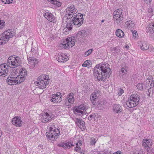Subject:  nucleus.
Instances as JSON below:
<instances>
[{
    "instance_id": "f257e3e1",
    "label": "nucleus",
    "mask_w": 154,
    "mask_h": 154,
    "mask_svg": "<svg viewBox=\"0 0 154 154\" xmlns=\"http://www.w3.org/2000/svg\"><path fill=\"white\" fill-rule=\"evenodd\" d=\"M107 63H101L97 64L94 68V74L95 76H97L99 81L103 80L104 82L110 76L111 71Z\"/></svg>"
},
{
    "instance_id": "f03ea898",
    "label": "nucleus",
    "mask_w": 154,
    "mask_h": 154,
    "mask_svg": "<svg viewBox=\"0 0 154 154\" xmlns=\"http://www.w3.org/2000/svg\"><path fill=\"white\" fill-rule=\"evenodd\" d=\"M78 12L77 10L75 8L73 5H69L68 7L66 8V12L68 14V16L66 19L67 20H72L73 21H79L80 22L81 20H82V24L83 23V20L84 19L83 16L81 14H77L75 15L74 16V14H76Z\"/></svg>"
},
{
    "instance_id": "7ed1b4c3",
    "label": "nucleus",
    "mask_w": 154,
    "mask_h": 154,
    "mask_svg": "<svg viewBox=\"0 0 154 154\" xmlns=\"http://www.w3.org/2000/svg\"><path fill=\"white\" fill-rule=\"evenodd\" d=\"M15 34L14 30L8 29L0 35V45H4L9 41L10 38L12 37Z\"/></svg>"
},
{
    "instance_id": "20e7f679",
    "label": "nucleus",
    "mask_w": 154,
    "mask_h": 154,
    "mask_svg": "<svg viewBox=\"0 0 154 154\" xmlns=\"http://www.w3.org/2000/svg\"><path fill=\"white\" fill-rule=\"evenodd\" d=\"M21 60L20 58L16 55L11 56L8 60L7 64L9 67L15 68L20 65Z\"/></svg>"
},
{
    "instance_id": "39448f33",
    "label": "nucleus",
    "mask_w": 154,
    "mask_h": 154,
    "mask_svg": "<svg viewBox=\"0 0 154 154\" xmlns=\"http://www.w3.org/2000/svg\"><path fill=\"white\" fill-rule=\"evenodd\" d=\"M21 60L20 58L16 55L11 56L8 60L7 64L9 67L15 68L20 65Z\"/></svg>"
},
{
    "instance_id": "423d86ee",
    "label": "nucleus",
    "mask_w": 154,
    "mask_h": 154,
    "mask_svg": "<svg viewBox=\"0 0 154 154\" xmlns=\"http://www.w3.org/2000/svg\"><path fill=\"white\" fill-rule=\"evenodd\" d=\"M82 20H81L79 22V21H73V20H67L66 21V27H65L63 30V33L66 35L68 34L69 31H71L72 29V27L73 25H76L77 26L79 27L82 24Z\"/></svg>"
},
{
    "instance_id": "0eeeda50",
    "label": "nucleus",
    "mask_w": 154,
    "mask_h": 154,
    "mask_svg": "<svg viewBox=\"0 0 154 154\" xmlns=\"http://www.w3.org/2000/svg\"><path fill=\"white\" fill-rule=\"evenodd\" d=\"M122 11V9H118L116 10L113 13V18L115 21L118 24L123 20Z\"/></svg>"
},
{
    "instance_id": "6e6552de",
    "label": "nucleus",
    "mask_w": 154,
    "mask_h": 154,
    "mask_svg": "<svg viewBox=\"0 0 154 154\" xmlns=\"http://www.w3.org/2000/svg\"><path fill=\"white\" fill-rule=\"evenodd\" d=\"M75 38L74 36H72L66 38V42L61 44V46L63 47L65 49L72 47L75 44Z\"/></svg>"
},
{
    "instance_id": "1a4fd4ad",
    "label": "nucleus",
    "mask_w": 154,
    "mask_h": 154,
    "mask_svg": "<svg viewBox=\"0 0 154 154\" xmlns=\"http://www.w3.org/2000/svg\"><path fill=\"white\" fill-rule=\"evenodd\" d=\"M75 38L74 36H72L66 38V42L61 44V46L63 47L65 49L72 47L75 44Z\"/></svg>"
},
{
    "instance_id": "9d476101",
    "label": "nucleus",
    "mask_w": 154,
    "mask_h": 154,
    "mask_svg": "<svg viewBox=\"0 0 154 154\" xmlns=\"http://www.w3.org/2000/svg\"><path fill=\"white\" fill-rule=\"evenodd\" d=\"M90 34V32L89 30H82L78 32L76 37L79 39L81 38L83 39L86 37H88Z\"/></svg>"
},
{
    "instance_id": "9b49d317",
    "label": "nucleus",
    "mask_w": 154,
    "mask_h": 154,
    "mask_svg": "<svg viewBox=\"0 0 154 154\" xmlns=\"http://www.w3.org/2000/svg\"><path fill=\"white\" fill-rule=\"evenodd\" d=\"M8 66L6 63H3L0 65V75L5 76L8 72Z\"/></svg>"
},
{
    "instance_id": "f8f14e48",
    "label": "nucleus",
    "mask_w": 154,
    "mask_h": 154,
    "mask_svg": "<svg viewBox=\"0 0 154 154\" xmlns=\"http://www.w3.org/2000/svg\"><path fill=\"white\" fill-rule=\"evenodd\" d=\"M7 81L9 85H12L20 84L22 82H20L19 77H10L7 78Z\"/></svg>"
},
{
    "instance_id": "ddd939ff",
    "label": "nucleus",
    "mask_w": 154,
    "mask_h": 154,
    "mask_svg": "<svg viewBox=\"0 0 154 154\" xmlns=\"http://www.w3.org/2000/svg\"><path fill=\"white\" fill-rule=\"evenodd\" d=\"M55 131H56V127L54 125L50 127L49 131L46 133V136L50 140L54 139V135H55Z\"/></svg>"
},
{
    "instance_id": "4468645a",
    "label": "nucleus",
    "mask_w": 154,
    "mask_h": 154,
    "mask_svg": "<svg viewBox=\"0 0 154 154\" xmlns=\"http://www.w3.org/2000/svg\"><path fill=\"white\" fill-rule=\"evenodd\" d=\"M61 93L57 92L56 94H53L51 99V101L54 103L60 102L62 100Z\"/></svg>"
},
{
    "instance_id": "2eb2a0df",
    "label": "nucleus",
    "mask_w": 154,
    "mask_h": 154,
    "mask_svg": "<svg viewBox=\"0 0 154 154\" xmlns=\"http://www.w3.org/2000/svg\"><path fill=\"white\" fill-rule=\"evenodd\" d=\"M27 71L25 68H22L20 70L19 77L20 82H23L25 80L26 77L27 76Z\"/></svg>"
},
{
    "instance_id": "dca6fc26",
    "label": "nucleus",
    "mask_w": 154,
    "mask_h": 154,
    "mask_svg": "<svg viewBox=\"0 0 154 154\" xmlns=\"http://www.w3.org/2000/svg\"><path fill=\"white\" fill-rule=\"evenodd\" d=\"M11 122L12 124L17 127H20L22 125V121L20 117H15L12 119Z\"/></svg>"
},
{
    "instance_id": "f3484780",
    "label": "nucleus",
    "mask_w": 154,
    "mask_h": 154,
    "mask_svg": "<svg viewBox=\"0 0 154 154\" xmlns=\"http://www.w3.org/2000/svg\"><path fill=\"white\" fill-rule=\"evenodd\" d=\"M49 82L46 81H42L39 82H35V84L36 85L38 86L41 89H43L46 88L47 86L49 84Z\"/></svg>"
},
{
    "instance_id": "a211bd4d",
    "label": "nucleus",
    "mask_w": 154,
    "mask_h": 154,
    "mask_svg": "<svg viewBox=\"0 0 154 154\" xmlns=\"http://www.w3.org/2000/svg\"><path fill=\"white\" fill-rule=\"evenodd\" d=\"M138 46L141 49L143 50H146L149 48V46L148 43L145 42L139 41L138 42Z\"/></svg>"
},
{
    "instance_id": "6ab92c4d",
    "label": "nucleus",
    "mask_w": 154,
    "mask_h": 154,
    "mask_svg": "<svg viewBox=\"0 0 154 154\" xmlns=\"http://www.w3.org/2000/svg\"><path fill=\"white\" fill-rule=\"evenodd\" d=\"M128 99H130L132 101L134 102L136 104L138 105L140 100V96L137 94H132L129 97Z\"/></svg>"
},
{
    "instance_id": "aec40b11",
    "label": "nucleus",
    "mask_w": 154,
    "mask_h": 154,
    "mask_svg": "<svg viewBox=\"0 0 154 154\" xmlns=\"http://www.w3.org/2000/svg\"><path fill=\"white\" fill-rule=\"evenodd\" d=\"M27 60L29 64L31 65L32 67H35L36 64L38 62V61L37 59L32 57H29Z\"/></svg>"
},
{
    "instance_id": "412c9836",
    "label": "nucleus",
    "mask_w": 154,
    "mask_h": 154,
    "mask_svg": "<svg viewBox=\"0 0 154 154\" xmlns=\"http://www.w3.org/2000/svg\"><path fill=\"white\" fill-rule=\"evenodd\" d=\"M75 122L77 125L80 128L84 129L85 127V122L82 119L77 118Z\"/></svg>"
},
{
    "instance_id": "4be33fe9",
    "label": "nucleus",
    "mask_w": 154,
    "mask_h": 154,
    "mask_svg": "<svg viewBox=\"0 0 154 154\" xmlns=\"http://www.w3.org/2000/svg\"><path fill=\"white\" fill-rule=\"evenodd\" d=\"M44 17L48 20L51 22H54L55 17L52 14L46 12L44 15Z\"/></svg>"
},
{
    "instance_id": "5701e85b",
    "label": "nucleus",
    "mask_w": 154,
    "mask_h": 154,
    "mask_svg": "<svg viewBox=\"0 0 154 154\" xmlns=\"http://www.w3.org/2000/svg\"><path fill=\"white\" fill-rule=\"evenodd\" d=\"M149 83L147 84H145L144 83H140L137 85V87L138 89L142 91L143 90L146 89L147 88H148V87L149 86Z\"/></svg>"
},
{
    "instance_id": "b1692460",
    "label": "nucleus",
    "mask_w": 154,
    "mask_h": 154,
    "mask_svg": "<svg viewBox=\"0 0 154 154\" xmlns=\"http://www.w3.org/2000/svg\"><path fill=\"white\" fill-rule=\"evenodd\" d=\"M113 111L116 113L121 112L122 110V106L119 104H115L113 107Z\"/></svg>"
},
{
    "instance_id": "393cba45",
    "label": "nucleus",
    "mask_w": 154,
    "mask_h": 154,
    "mask_svg": "<svg viewBox=\"0 0 154 154\" xmlns=\"http://www.w3.org/2000/svg\"><path fill=\"white\" fill-rule=\"evenodd\" d=\"M52 119L51 117L47 112L45 113V115L43 116L42 121L43 123L48 122Z\"/></svg>"
},
{
    "instance_id": "a878e982",
    "label": "nucleus",
    "mask_w": 154,
    "mask_h": 154,
    "mask_svg": "<svg viewBox=\"0 0 154 154\" xmlns=\"http://www.w3.org/2000/svg\"><path fill=\"white\" fill-rule=\"evenodd\" d=\"M142 146L145 147V149H148V147H149V146L151 145L152 142L149 140L147 139H143L142 141Z\"/></svg>"
},
{
    "instance_id": "bb28decb",
    "label": "nucleus",
    "mask_w": 154,
    "mask_h": 154,
    "mask_svg": "<svg viewBox=\"0 0 154 154\" xmlns=\"http://www.w3.org/2000/svg\"><path fill=\"white\" fill-rule=\"evenodd\" d=\"M68 57L64 55H60L58 57L57 61L59 62H64L67 61L69 60Z\"/></svg>"
},
{
    "instance_id": "cd10ccee",
    "label": "nucleus",
    "mask_w": 154,
    "mask_h": 154,
    "mask_svg": "<svg viewBox=\"0 0 154 154\" xmlns=\"http://www.w3.org/2000/svg\"><path fill=\"white\" fill-rule=\"evenodd\" d=\"M126 105L127 106L130 108L134 107L137 105L135 103H134L133 101L130 99H128L127 101Z\"/></svg>"
},
{
    "instance_id": "c85d7f7f",
    "label": "nucleus",
    "mask_w": 154,
    "mask_h": 154,
    "mask_svg": "<svg viewBox=\"0 0 154 154\" xmlns=\"http://www.w3.org/2000/svg\"><path fill=\"white\" fill-rule=\"evenodd\" d=\"M65 100L66 102L68 101L69 103H73L74 101L73 93H70L68 97H67Z\"/></svg>"
},
{
    "instance_id": "c756f323",
    "label": "nucleus",
    "mask_w": 154,
    "mask_h": 154,
    "mask_svg": "<svg viewBox=\"0 0 154 154\" xmlns=\"http://www.w3.org/2000/svg\"><path fill=\"white\" fill-rule=\"evenodd\" d=\"M116 35L119 38H122L124 35L123 32L120 29H117L116 31Z\"/></svg>"
},
{
    "instance_id": "7c9ffc66",
    "label": "nucleus",
    "mask_w": 154,
    "mask_h": 154,
    "mask_svg": "<svg viewBox=\"0 0 154 154\" xmlns=\"http://www.w3.org/2000/svg\"><path fill=\"white\" fill-rule=\"evenodd\" d=\"M125 25L128 28H133L134 26V22L131 20L127 21L125 22Z\"/></svg>"
},
{
    "instance_id": "2f4dec72",
    "label": "nucleus",
    "mask_w": 154,
    "mask_h": 154,
    "mask_svg": "<svg viewBox=\"0 0 154 154\" xmlns=\"http://www.w3.org/2000/svg\"><path fill=\"white\" fill-rule=\"evenodd\" d=\"M90 100L91 101L92 104L95 105H97L99 101L98 97L91 96L90 97Z\"/></svg>"
},
{
    "instance_id": "473e14b6",
    "label": "nucleus",
    "mask_w": 154,
    "mask_h": 154,
    "mask_svg": "<svg viewBox=\"0 0 154 154\" xmlns=\"http://www.w3.org/2000/svg\"><path fill=\"white\" fill-rule=\"evenodd\" d=\"M110 50L111 51L113 52H115L118 54L121 51L120 47L117 46L115 47H111Z\"/></svg>"
},
{
    "instance_id": "72a5a7b5",
    "label": "nucleus",
    "mask_w": 154,
    "mask_h": 154,
    "mask_svg": "<svg viewBox=\"0 0 154 154\" xmlns=\"http://www.w3.org/2000/svg\"><path fill=\"white\" fill-rule=\"evenodd\" d=\"M48 1L50 2L51 4H54L58 7L60 6L61 5V3L57 1V0H48Z\"/></svg>"
},
{
    "instance_id": "f704fd0d",
    "label": "nucleus",
    "mask_w": 154,
    "mask_h": 154,
    "mask_svg": "<svg viewBox=\"0 0 154 154\" xmlns=\"http://www.w3.org/2000/svg\"><path fill=\"white\" fill-rule=\"evenodd\" d=\"M72 143L71 142H70L64 143V149H66L67 148L68 149H70L72 146H74V145L72 144Z\"/></svg>"
},
{
    "instance_id": "c9c22d12",
    "label": "nucleus",
    "mask_w": 154,
    "mask_h": 154,
    "mask_svg": "<svg viewBox=\"0 0 154 154\" xmlns=\"http://www.w3.org/2000/svg\"><path fill=\"white\" fill-rule=\"evenodd\" d=\"M153 86V84L150 83V86L149 87H148V88H147L148 91H147L146 94H147V95L149 97L150 96V92H151V90L153 91V89H152V87Z\"/></svg>"
},
{
    "instance_id": "e433bc0d",
    "label": "nucleus",
    "mask_w": 154,
    "mask_h": 154,
    "mask_svg": "<svg viewBox=\"0 0 154 154\" xmlns=\"http://www.w3.org/2000/svg\"><path fill=\"white\" fill-rule=\"evenodd\" d=\"M76 146L75 147V150L78 152H79L80 153H82V152L81 151V148L80 147V146L78 144V143H76Z\"/></svg>"
},
{
    "instance_id": "4c0bfd02",
    "label": "nucleus",
    "mask_w": 154,
    "mask_h": 154,
    "mask_svg": "<svg viewBox=\"0 0 154 154\" xmlns=\"http://www.w3.org/2000/svg\"><path fill=\"white\" fill-rule=\"evenodd\" d=\"M56 131H55V135L54 136V140H56V139H57L58 137L60 135V128H56Z\"/></svg>"
},
{
    "instance_id": "58836bf2",
    "label": "nucleus",
    "mask_w": 154,
    "mask_h": 154,
    "mask_svg": "<svg viewBox=\"0 0 154 154\" xmlns=\"http://www.w3.org/2000/svg\"><path fill=\"white\" fill-rule=\"evenodd\" d=\"M90 63H91V62L89 61L88 60H87L84 62L82 66L83 67H86L88 66H90Z\"/></svg>"
},
{
    "instance_id": "ea45409f",
    "label": "nucleus",
    "mask_w": 154,
    "mask_h": 154,
    "mask_svg": "<svg viewBox=\"0 0 154 154\" xmlns=\"http://www.w3.org/2000/svg\"><path fill=\"white\" fill-rule=\"evenodd\" d=\"M152 27L150 25V26L148 28L146 32L150 33H154V31L153 30Z\"/></svg>"
},
{
    "instance_id": "a19ab883",
    "label": "nucleus",
    "mask_w": 154,
    "mask_h": 154,
    "mask_svg": "<svg viewBox=\"0 0 154 154\" xmlns=\"http://www.w3.org/2000/svg\"><path fill=\"white\" fill-rule=\"evenodd\" d=\"M93 49H91L86 51L85 54V57H87L90 55L93 51Z\"/></svg>"
},
{
    "instance_id": "79ce46f5",
    "label": "nucleus",
    "mask_w": 154,
    "mask_h": 154,
    "mask_svg": "<svg viewBox=\"0 0 154 154\" xmlns=\"http://www.w3.org/2000/svg\"><path fill=\"white\" fill-rule=\"evenodd\" d=\"M75 112L77 113H79L80 115L81 114H82L83 113V111L81 110L80 109H78V106L76 108H75L74 110Z\"/></svg>"
},
{
    "instance_id": "37998d69",
    "label": "nucleus",
    "mask_w": 154,
    "mask_h": 154,
    "mask_svg": "<svg viewBox=\"0 0 154 154\" xmlns=\"http://www.w3.org/2000/svg\"><path fill=\"white\" fill-rule=\"evenodd\" d=\"M131 32H132V34H133V38H134V39H135L137 36V32L136 30H131Z\"/></svg>"
},
{
    "instance_id": "c03bdc74",
    "label": "nucleus",
    "mask_w": 154,
    "mask_h": 154,
    "mask_svg": "<svg viewBox=\"0 0 154 154\" xmlns=\"http://www.w3.org/2000/svg\"><path fill=\"white\" fill-rule=\"evenodd\" d=\"M96 142V139L93 137L91 138L90 143L91 145H94Z\"/></svg>"
},
{
    "instance_id": "a18cd8bd",
    "label": "nucleus",
    "mask_w": 154,
    "mask_h": 154,
    "mask_svg": "<svg viewBox=\"0 0 154 154\" xmlns=\"http://www.w3.org/2000/svg\"><path fill=\"white\" fill-rule=\"evenodd\" d=\"M78 106V109H80L82 110H86V107L83 105H79Z\"/></svg>"
},
{
    "instance_id": "49530a36",
    "label": "nucleus",
    "mask_w": 154,
    "mask_h": 154,
    "mask_svg": "<svg viewBox=\"0 0 154 154\" xmlns=\"http://www.w3.org/2000/svg\"><path fill=\"white\" fill-rule=\"evenodd\" d=\"M43 79L44 80L47 81L48 82H49V76L48 75H46L45 76L44 75H43Z\"/></svg>"
},
{
    "instance_id": "de8ad7c7",
    "label": "nucleus",
    "mask_w": 154,
    "mask_h": 154,
    "mask_svg": "<svg viewBox=\"0 0 154 154\" xmlns=\"http://www.w3.org/2000/svg\"><path fill=\"white\" fill-rule=\"evenodd\" d=\"M96 115V113H94V114H92L90 115L88 118V119L89 120L91 121L92 118H94V115Z\"/></svg>"
},
{
    "instance_id": "09e8293b",
    "label": "nucleus",
    "mask_w": 154,
    "mask_h": 154,
    "mask_svg": "<svg viewBox=\"0 0 154 154\" xmlns=\"http://www.w3.org/2000/svg\"><path fill=\"white\" fill-rule=\"evenodd\" d=\"M5 22L0 20V29L3 28L5 26Z\"/></svg>"
},
{
    "instance_id": "8fccbe9b",
    "label": "nucleus",
    "mask_w": 154,
    "mask_h": 154,
    "mask_svg": "<svg viewBox=\"0 0 154 154\" xmlns=\"http://www.w3.org/2000/svg\"><path fill=\"white\" fill-rule=\"evenodd\" d=\"M98 94L97 93V92H94L92 93L91 95V96L94 97H98Z\"/></svg>"
},
{
    "instance_id": "3c124183",
    "label": "nucleus",
    "mask_w": 154,
    "mask_h": 154,
    "mask_svg": "<svg viewBox=\"0 0 154 154\" xmlns=\"http://www.w3.org/2000/svg\"><path fill=\"white\" fill-rule=\"evenodd\" d=\"M97 106H96L97 109H98L99 110H102L103 109V106L99 105L98 104H97Z\"/></svg>"
},
{
    "instance_id": "603ef678",
    "label": "nucleus",
    "mask_w": 154,
    "mask_h": 154,
    "mask_svg": "<svg viewBox=\"0 0 154 154\" xmlns=\"http://www.w3.org/2000/svg\"><path fill=\"white\" fill-rule=\"evenodd\" d=\"M125 68H124L123 67L121 69V72H122V73H126L127 72V71L126 69H125Z\"/></svg>"
},
{
    "instance_id": "864d4df0",
    "label": "nucleus",
    "mask_w": 154,
    "mask_h": 154,
    "mask_svg": "<svg viewBox=\"0 0 154 154\" xmlns=\"http://www.w3.org/2000/svg\"><path fill=\"white\" fill-rule=\"evenodd\" d=\"M124 91L123 89H121L119 90V92L118 93V94L119 96H121L122 94H123V93H124Z\"/></svg>"
},
{
    "instance_id": "5fc2aeb1",
    "label": "nucleus",
    "mask_w": 154,
    "mask_h": 154,
    "mask_svg": "<svg viewBox=\"0 0 154 154\" xmlns=\"http://www.w3.org/2000/svg\"><path fill=\"white\" fill-rule=\"evenodd\" d=\"M42 76H43V75H42V76H41V77L39 76V77H38V78L37 79V81L36 82H39L40 81H42L44 80L43 79Z\"/></svg>"
},
{
    "instance_id": "6e6d98bb",
    "label": "nucleus",
    "mask_w": 154,
    "mask_h": 154,
    "mask_svg": "<svg viewBox=\"0 0 154 154\" xmlns=\"http://www.w3.org/2000/svg\"><path fill=\"white\" fill-rule=\"evenodd\" d=\"M152 77H150V78H149L148 79H147L146 82V84L147 82H149V83L151 82V83H152V81H153L151 79Z\"/></svg>"
},
{
    "instance_id": "4d7b16f0",
    "label": "nucleus",
    "mask_w": 154,
    "mask_h": 154,
    "mask_svg": "<svg viewBox=\"0 0 154 154\" xmlns=\"http://www.w3.org/2000/svg\"><path fill=\"white\" fill-rule=\"evenodd\" d=\"M104 101L103 100H102L100 101L99 103H98V104L99 105L103 106L104 104Z\"/></svg>"
},
{
    "instance_id": "13d9d810",
    "label": "nucleus",
    "mask_w": 154,
    "mask_h": 154,
    "mask_svg": "<svg viewBox=\"0 0 154 154\" xmlns=\"http://www.w3.org/2000/svg\"><path fill=\"white\" fill-rule=\"evenodd\" d=\"M6 4H9L10 3H12V2L13 1V0H6Z\"/></svg>"
},
{
    "instance_id": "bf43d9fd",
    "label": "nucleus",
    "mask_w": 154,
    "mask_h": 154,
    "mask_svg": "<svg viewBox=\"0 0 154 154\" xmlns=\"http://www.w3.org/2000/svg\"><path fill=\"white\" fill-rule=\"evenodd\" d=\"M58 146L60 147H63L64 149V143H62V144H58Z\"/></svg>"
},
{
    "instance_id": "052dcab7",
    "label": "nucleus",
    "mask_w": 154,
    "mask_h": 154,
    "mask_svg": "<svg viewBox=\"0 0 154 154\" xmlns=\"http://www.w3.org/2000/svg\"><path fill=\"white\" fill-rule=\"evenodd\" d=\"M36 49H37V48L36 47L35 48H33L32 47V48L31 49V51H32V52H34L35 51H36Z\"/></svg>"
},
{
    "instance_id": "680f3d73",
    "label": "nucleus",
    "mask_w": 154,
    "mask_h": 154,
    "mask_svg": "<svg viewBox=\"0 0 154 154\" xmlns=\"http://www.w3.org/2000/svg\"><path fill=\"white\" fill-rule=\"evenodd\" d=\"M122 152L120 151H118L113 153V154H121Z\"/></svg>"
},
{
    "instance_id": "e2e57ef3",
    "label": "nucleus",
    "mask_w": 154,
    "mask_h": 154,
    "mask_svg": "<svg viewBox=\"0 0 154 154\" xmlns=\"http://www.w3.org/2000/svg\"><path fill=\"white\" fill-rule=\"evenodd\" d=\"M77 143H78V144L80 146H81L82 145V143L81 142L80 140H78V142Z\"/></svg>"
},
{
    "instance_id": "0e129e2a",
    "label": "nucleus",
    "mask_w": 154,
    "mask_h": 154,
    "mask_svg": "<svg viewBox=\"0 0 154 154\" xmlns=\"http://www.w3.org/2000/svg\"><path fill=\"white\" fill-rule=\"evenodd\" d=\"M6 0H3L2 1V2L3 3H4L5 4H6Z\"/></svg>"
},
{
    "instance_id": "69168bd1",
    "label": "nucleus",
    "mask_w": 154,
    "mask_h": 154,
    "mask_svg": "<svg viewBox=\"0 0 154 154\" xmlns=\"http://www.w3.org/2000/svg\"><path fill=\"white\" fill-rule=\"evenodd\" d=\"M95 92H97V93L99 94L100 93V91L99 90L96 91Z\"/></svg>"
},
{
    "instance_id": "338daca9",
    "label": "nucleus",
    "mask_w": 154,
    "mask_h": 154,
    "mask_svg": "<svg viewBox=\"0 0 154 154\" xmlns=\"http://www.w3.org/2000/svg\"><path fill=\"white\" fill-rule=\"evenodd\" d=\"M2 132L0 130V137H1L2 135Z\"/></svg>"
},
{
    "instance_id": "774afa93",
    "label": "nucleus",
    "mask_w": 154,
    "mask_h": 154,
    "mask_svg": "<svg viewBox=\"0 0 154 154\" xmlns=\"http://www.w3.org/2000/svg\"><path fill=\"white\" fill-rule=\"evenodd\" d=\"M97 114L96 113V115H94V118H95V117H96V116H97Z\"/></svg>"
}]
</instances>
